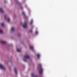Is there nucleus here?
<instances>
[{"label": "nucleus", "mask_w": 77, "mask_h": 77, "mask_svg": "<svg viewBox=\"0 0 77 77\" xmlns=\"http://www.w3.org/2000/svg\"><path fill=\"white\" fill-rule=\"evenodd\" d=\"M1 25L3 26V27H4V26H5V24H4V23H2Z\"/></svg>", "instance_id": "obj_13"}, {"label": "nucleus", "mask_w": 77, "mask_h": 77, "mask_svg": "<svg viewBox=\"0 0 77 77\" xmlns=\"http://www.w3.org/2000/svg\"><path fill=\"white\" fill-rule=\"evenodd\" d=\"M5 20H6L7 19V17H6V16H5Z\"/></svg>", "instance_id": "obj_19"}, {"label": "nucleus", "mask_w": 77, "mask_h": 77, "mask_svg": "<svg viewBox=\"0 0 77 77\" xmlns=\"http://www.w3.org/2000/svg\"><path fill=\"white\" fill-rule=\"evenodd\" d=\"M4 11L2 8H0V12L1 13H3Z\"/></svg>", "instance_id": "obj_6"}, {"label": "nucleus", "mask_w": 77, "mask_h": 77, "mask_svg": "<svg viewBox=\"0 0 77 77\" xmlns=\"http://www.w3.org/2000/svg\"><path fill=\"white\" fill-rule=\"evenodd\" d=\"M32 24H33V20H31V22L30 23V24L32 25Z\"/></svg>", "instance_id": "obj_14"}, {"label": "nucleus", "mask_w": 77, "mask_h": 77, "mask_svg": "<svg viewBox=\"0 0 77 77\" xmlns=\"http://www.w3.org/2000/svg\"><path fill=\"white\" fill-rule=\"evenodd\" d=\"M24 57L25 59H23V60L25 62H26L27 59H29V58H30V56L29 55H26L24 56Z\"/></svg>", "instance_id": "obj_2"}, {"label": "nucleus", "mask_w": 77, "mask_h": 77, "mask_svg": "<svg viewBox=\"0 0 77 77\" xmlns=\"http://www.w3.org/2000/svg\"><path fill=\"white\" fill-rule=\"evenodd\" d=\"M29 48H30L32 50V51H33V46H30L29 47Z\"/></svg>", "instance_id": "obj_9"}, {"label": "nucleus", "mask_w": 77, "mask_h": 77, "mask_svg": "<svg viewBox=\"0 0 77 77\" xmlns=\"http://www.w3.org/2000/svg\"><path fill=\"white\" fill-rule=\"evenodd\" d=\"M11 31H14V27H12L11 28Z\"/></svg>", "instance_id": "obj_12"}, {"label": "nucleus", "mask_w": 77, "mask_h": 77, "mask_svg": "<svg viewBox=\"0 0 77 77\" xmlns=\"http://www.w3.org/2000/svg\"><path fill=\"white\" fill-rule=\"evenodd\" d=\"M17 51L18 52H21V49H17Z\"/></svg>", "instance_id": "obj_8"}, {"label": "nucleus", "mask_w": 77, "mask_h": 77, "mask_svg": "<svg viewBox=\"0 0 77 77\" xmlns=\"http://www.w3.org/2000/svg\"><path fill=\"white\" fill-rule=\"evenodd\" d=\"M8 23H9V22H10V19L9 18L8 19Z\"/></svg>", "instance_id": "obj_15"}, {"label": "nucleus", "mask_w": 77, "mask_h": 77, "mask_svg": "<svg viewBox=\"0 0 77 77\" xmlns=\"http://www.w3.org/2000/svg\"><path fill=\"white\" fill-rule=\"evenodd\" d=\"M22 9H23V8H22Z\"/></svg>", "instance_id": "obj_22"}, {"label": "nucleus", "mask_w": 77, "mask_h": 77, "mask_svg": "<svg viewBox=\"0 0 77 77\" xmlns=\"http://www.w3.org/2000/svg\"><path fill=\"white\" fill-rule=\"evenodd\" d=\"M38 31H36L35 34H38Z\"/></svg>", "instance_id": "obj_18"}, {"label": "nucleus", "mask_w": 77, "mask_h": 77, "mask_svg": "<svg viewBox=\"0 0 77 77\" xmlns=\"http://www.w3.org/2000/svg\"><path fill=\"white\" fill-rule=\"evenodd\" d=\"M0 33H3V31H2V30H0Z\"/></svg>", "instance_id": "obj_17"}, {"label": "nucleus", "mask_w": 77, "mask_h": 77, "mask_svg": "<svg viewBox=\"0 0 77 77\" xmlns=\"http://www.w3.org/2000/svg\"><path fill=\"white\" fill-rule=\"evenodd\" d=\"M27 24L26 23V22H25V24L23 25V28H27Z\"/></svg>", "instance_id": "obj_4"}, {"label": "nucleus", "mask_w": 77, "mask_h": 77, "mask_svg": "<svg viewBox=\"0 0 77 77\" xmlns=\"http://www.w3.org/2000/svg\"><path fill=\"white\" fill-rule=\"evenodd\" d=\"M4 2H5V3H6V0Z\"/></svg>", "instance_id": "obj_21"}, {"label": "nucleus", "mask_w": 77, "mask_h": 77, "mask_svg": "<svg viewBox=\"0 0 77 77\" xmlns=\"http://www.w3.org/2000/svg\"><path fill=\"white\" fill-rule=\"evenodd\" d=\"M0 43H1V44H6V42L1 41Z\"/></svg>", "instance_id": "obj_7"}, {"label": "nucleus", "mask_w": 77, "mask_h": 77, "mask_svg": "<svg viewBox=\"0 0 77 77\" xmlns=\"http://www.w3.org/2000/svg\"><path fill=\"white\" fill-rule=\"evenodd\" d=\"M37 56L38 57V58H39V57H40V54H38L37 55Z\"/></svg>", "instance_id": "obj_10"}, {"label": "nucleus", "mask_w": 77, "mask_h": 77, "mask_svg": "<svg viewBox=\"0 0 77 77\" xmlns=\"http://www.w3.org/2000/svg\"><path fill=\"white\" fill-rule=\"evenodd\" d=\"M30 32H32V30H30Z\"/></svg>", "instance_id": "obj_20"}, {"label": "nucleus", "mask_w": 77, "mask_h": 77, "mask_svg": "<svg viewBox=\"0 0 77 77\" xmlns=\"http://www.w3.org/2000/svg\"><path fill=\"white\" fill-rule=\"evenodd\" d=\"M38 66H39L40 67V69L38 72L42 74L43 71H44V69H43V68H42V66L41 64H38Z\"/></svg>", "instance_id": "obj_1"}, {"label": "nucleus", "mask_w": 77, "mask_h": 77, "mask_svg": "<svg viewBox=\"0 0 77 77\" xmlns=\"http://www.w3.org/2000/svg\"><path fill=\"white\" fill-rule=\"evenodd\" d=\"M31 75L32 77H38V76L35 75V73H32Z\"/></svg>", "instance_id": "obj_5"}, {"label": "nucleus", "mask_w": 77, "mask_h": 77, "mask_svg": "<svg viewBox=\"0 0 77 77\" xmlns=\"http://www.w3.org/2000/svg\"><path fill=\"white\" fill-rule=\"evenodd\" d=\"M0 68L3 69V70H5L6 68L5 67V66L3 65L0 64Z\"/></svg>", "instance_id": "obj_3"}, {"label": "nucleus", "mask_w": 77, "mask_h": 77, "mask_svg": "<svg viewBox=\"0 0 77 77\" xmlns=\"http://www.w3.org/2000/svg\"><path fill=\"white\" fill-rule=\"evenodd\" d=\"M14 71L16 74H17V69H14Z\"/></svg>", "instance_id": "obj_11"}, {"label": "nucleus", "mask_w": 77, "mask_h": 77, "mask_svg": "<svg viewBox=\"0 0 77 77\" xmlns=\"http://www.w3.org/2000/svg\"><path fill=\"white\" fill-rule=\"evenodd\" d=\"M23 15H24V16H25V13H24V12H23Z\"/></svg>", "instance_id": "obj_16"}]
</instances>
